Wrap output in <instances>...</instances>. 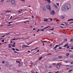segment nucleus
I'll return each mask as SVG.
<instances>
[{
    "mask_svg": "<svg viewBox=\"0 0 73 73\" xmlns=\"http://www.w3.org/2000/svg\"><path fill=\"white\" fill-rule=\"evenodd\" d=\"M69 8H70V5L69 4L66 3L62 7V10L63 11H65L67 9H69Z\"/></svg>",
    "mask_w": 73,
    "mask_h": 73,
    "instance_id": "nucleus-1",
    "label": "nucleus"
},
{
    "mask_svg": "<svg viewBox=\"0 0 73 73\" xmlns=\"http://www.w3.org/2000/svg\"><path fill=\"white\" fill-rule=\"evenodd\" d=\"M11 4L12 5H16V3H15V0H11Z\"/></svg>",
    "mask_w": 73,
    "mask_h": 73,
    "instance_id": "nucleus-2",
    "label": "nucleus"
},
{
    "mask_svg": "<svg viewBox=\"0 0 73 73\" xmlns=\"http://www.w3.org/2000/svg\"><path fill=\"white\" fill-rule=\"evenodd\" d=\"M46 7L47 8V9H48V10H49L50 11L51 10L50 6L49 5H46Z\"/></svg>",
    "mask_w": 73,
    "mask_h": 73,
    "instance_id": "nucleus-3",
    "label": "nucleus"
},
{
    "mask_svg": "<svg viewBox=\"0 0 73 73\" xmlns=\"http://www.w3.org/2000/svg\"><path fill=\"white\" fill-rule=\"evenodd\" d=\"M61 65V63H58L56 64L57 68H58H58H60V65Z\"/></svg>",
    "mask_w": 73,
    "mask_h": 73,
    "instance_id": "nucleus-4",
    "label": "nucleus"
},
{
    "mask_svg": "<svg viewBox=\"0 0 73 73\" xmlns=\"http://www.w3.org/2000/svg\"><path fill=\"white\" fill-rule=\"evenodd\" d=\"M55 11H54V10H52L50 13V14L52 15H54L55 13Z\"/></svg>",
    "mask_w": 73,
    "mask_h": 73,
    "instance_id": "nucleus-5",
    "label": "nucleus"
},
{
    "mask_svg": "<svg viewBox=\"0 0 73 73\" xmlns=\"http://www.w3.org/2000/svg\"><path fill=\"white\" fill-rule=\"evenodd\" d=\"M62 45V44H59L58 45H56L55 46V47L53 48V49H56V48H57V47H58V46H60V45Z\"/></svg>",
    "mask_w": 73,
    "mask_h": 73,
    "instance_id": "nucleus-6",
    "label": "nucleus"
},
{
    "mask_svg": "<svg viewBox=\"0 0 73 73\" xmlns=\"http://www.w3.org/2000/svg\"><path fill=\"white\" fill-rule=\"evenodd\" d=\"M49 27H50V26H48L47 27H46L43 28L42 29H41V31H44V30L45 29H47V28H49Z\"/></svg>",
    "mask_w": 73,
    "mask_h": 73,
    "instance_id": "nucleus-7",
    "label": "nucleus"
},
{
    "mask_svg": "<svg viewBox=\"0 0 73 73\" xmlns=\"http://www.w3.org/2000/svg\"><path fill=\"white\" fill-rule=\"evenodd\" d=\"M6 66H7V67H11V66H12V65H10L9 64H6Z\"/></svg>",
    "mask_w": 73,
    "mask_h": 73,
    "instance_id": "nucleus-8",
    "label": "nucleus"
},
{
    "mask_svg": "<svg viewBox=\"0 0 73 73\" xmlns=\"http://www.w3.org/2000/svg\"><path fill=\"white\" fill-rule=\"evenodd\" d=\"M15 44H16V43H15V42H14V44H13V45L12 46V47H14L15 46Z\"/></svg>",
    "mask_w": 73,
    "mask_h": 73,
    "instance_id": "nucleus-9",
    "label": "nucleus"
},
{
    "mask_svg": "<svg viewBox=\"0 0 73 73\" xmlns=\"http://www.w3.org/2000/svg\"><path fill=\"white\" fill-rule=\"evenodd\" d=\"M48 19H44V21H48Z\"/></svg>",
    "mask_w": 73,
    "mask_h": 73,
    "instance_id": "nucleus-10",
    "label": "nucleus"
},
{
    "mask_svg": "<svg viewBox=\"0 0 73 73\" xmlns=\"http://www.w3.org/2000/svg\"><path fill=\"white\" fill-rule=\"evenodd\" d=\"M58 58H62V56H59L58 57Z\"/></svg>",
    "mask_w": 73,
    "mask_h": 73,
    "instance_id": "nucleus-11",
    "label": "nucleus"
},
{
    "mask_svg": "<svg viewBox=\"0 0 73 73\" xmlns=\"http://www.w3.org/2000/svg\"><path fill=\"white\" fill-rule=\"evenodd\" d=\"M68 21H73V19H68L67 20Z\"/></svg>",
    "mask_w": 73,
    "mask_h": 73,
    "instance_id": "nucleus-12",
    "label": "nucleus"
},
{
    "mask_svg": "<svg viewBox=\"0 0 73 73\" xmlns=\"http://www.w3.org/2000/svg\"><path fill=\"white\" fill-rule=\"evenodd\" d=\"M42 8L43 9V11H44V9H45V6L44 5L42 6Z\"/></svg>",
    "mask_w": 73,
    "mask_h": 73,
    "instance_id": "nucleus-13",
    "label": "nucleus"
},
{
    "mask_svg": "<svg viewBox=\"0 0 73 73\" xmlns=\"http://www.w3.org/2000/svg\"><path fill=\"white\" fill-rule=\"evenodd\" d=\"M64 18H65V17H64V16H61V19H64Z\"/></svg>",
    "mask_w": 73,
    "mask_h": 73,
    "instance_id": "nucleus-14",
    "label": "nucleus"
},
{
    "mask_svg": "<svg viewBox=\"0 0 73 73\" xmlns=\"http://www.w3.org/2000/svg\"><path fill=\"white\" fill-rule=\"evenodd\" d=\"M16 62H17V63H19V64H21V63H20V62L19 61H18L17 60L16 61Z\"/></svg>",
    "mask_w": 73,
    "mask_h": 73,
    "instance_id": "nucleus-15",
    "label": "nucleus"
},
{
    "mask_svg": "<svg viewBox=\"0 0 73 73\" xmlns=\"http://www.w3.org/2000/svg\"><path fill=\"white\" fill-rule=\"evenodd\" d=\"M46 0V1H48L49 3H50V0Z\"/></svg>",
    "mask_w": 73,
    "mask_h": 73,
    "instance_id": "nucleus-16",
    "label": "nucleus"
},
{
    "mask_svg": "<svg viewBox=\"0 0 73 73\" xmlns=\"http://www.w3.org/2000/svg\"><path fill=\"white\" fill-rule=\"evenodd\" d=\"M42 58V57H40L38 59L39 60H41V59Z\"/></svg>",
    "mask_w": 73,
    "mask_h": 73,
    "instance_id": "nucleus-17",
    "label": "nucleus"
},
{
    "mask_svg": "<svg viewBox=\"0 0 73 73\" xmlns=\"http://www.w3.org/2000/svg\"><path fill=\"white\" fill-rule=\"evenodd\" d=\"M66 56H69V53L66 54Z\"/></svg>",
    "mask_w": 73,
    "mask_h": 73,
    "instance_id": "nucleus-18",
    "label": "nucleus"
},
{
    "mask_svg": "<svg viewBox=\"0 0 73 73\" xmlns=\"http://www.w3.org/2000/svg\"><path fill=\"white\" fill-rule=\"evenodd\" d=\"M68 46V44H66L64 46V47H66V46Z\"/></svg>",
    "mask_w": 73,
    "mask_h": 73,
    "instance_id": "nucleus-19",
    "label": "nucleus"
},
{
    "mask_svg": "<svg viewBox=\"0 0 73 73\" xmlns=\"http://www.w3.org/2000/svg\"><path fill=\"white\" fill-rule=\"evenodd\" d=\"M65 62H66V63H68V62H69V60H67L66 61H65Z\"/></svg>",
    "mask_w": 73,
    "mask_h": 73,
    "instance_id": "nucleus-20",
    "label": "nucleus"
},
{
    "mask_svg": "<svg viewBox=\"0 0 73 73\" xmlns=\"http://www.w3.org/2000/svg\"><path fill=\"white\" fill-rule=\"evenodd\" d=\"M0 1L1 3H3V2H4V0H1Z\"/></svg>",
    "mask_w": 73,
    "mask_h": 73,
    "instance_id": "nucleus-21",
    "label": "nucleus"
},
{
    "mask_svg": "<svg viewBox=\"0 0 73 73\" xmlns=\"http://www.w3.org/2000/svg\"><path fill=\"white\" fill-rule=\"evenodd\" d=\"M31 73H35V72H34V71L33 70L31 71Z\"/></svg>",
    "mask_w": 73,
    "mask_h": 73,
    "instance_id": "nucleus-22",
    "label": "nucleus"
},
{
    "mask_svg": "<svg viewBox=\"0 0 73 73\" xmlns=\"http://www.w3.org/2000/svg\"><path fill=\"white\" fill-rule=\"evenodd\" d=\"M54 6H55V8H58V7H57V5H55Z\"/></svg>",
    "mask_w": 73,
    "mask_h": 73,
    "instance_id": "nucleus-23",
    "label": "nucleus"
},
{
    "mask_svg": "<svg viewBox=\"0 0 73 73\" xmlns=\"http://www.w3.org/2000/svg\"><path fill=\"white\" fill-rule=\"evenodd\" d=\"M56 4L58 5V7H59V3H57Z\"/></svg>",
    "mask_w": 73,
    "mask_h": 73,
    "instance_id": "nucleus-24",
    "label": "nucleus"
},
{
    "mask_svg": "<svg viewBox=\"0 0 73 73\" xmlns=\"http://www.w3.org/2000/svg\"><path fill=\"white\" fill-rule=\"evenodd\" d=\"M16 40V39L15 38H14V39L11 40V41H13L14 40Z\"/></svg>",
    "mask_w": 73,
    "mask_h": 73,
    "instance_id": "nucleus-25",
    "label": "nucleus"
},
{
    "mask_svg": "<svg viewBox=\"0 0 73 73\" xmlns=\"http://www.w3.org/2000/svg\"><path fill=\"white\" fill-rule=\"evenodd\" d=\"M11 12V11H5V12Z\"/></svg>",
    "mask_w": 73,
    "mask_h": 73,
    "instance_id": "nucleus-26",
    "label": "nucleus"
},
{
    "mask_svg": "<svg viewBox=\"0 0 73 73\" xmlns=\"http://www.w3.org/2000/svg\"><path fill=\"white\" fill-rule=\"evenodd\" d=\"M52 53L48 54L47 55H52Z\"/></svg>",
    "mask_w": 73,
    "mask_h": 73,
    "instance_id": "nucleus-27",
    "label": "nucleus"
},
{
    "mask_svg": "<svg viewBox=\"0 0 73 73\" xmlns=\"http://www.w3.org/2000/svg\"><path fill=\"white\" fill-rule=\"evenodd\" d=\"M72 70H69L68 72H71V71H72Z\"/></svg>",
    "mask_w": 73,
    "mask_h": 73,
    "instance_id": "nucleus-28",
    "label": "nucleus"
},
{
    "mask_svg": "<svg viewBox=\"0 0 73 73\" xmlns=\"http://www.w3.org/2000/svg\"><path fill=\"white\" fill-rule=\"evenodd\" d=\"M2 42H4V39H3L1 40Z\"/></svg>",
    "mask_w": 73,
    "mask_h": 73,
    "instance_id": "nucleus-29",
    "label": "nucleus"
},
{
    "mask_svg": "<svg viewBox=\"0 0 73 73\" xmlns=\"http://www.w3.org/2000/svg\"><path fill=\"white\" fill-rule=\"evenodd\" d=\"M25 46L24 45H23L22 48H24V47H25V46Z\"/></svg>",
    "mask_w": 73,
    "mask_h": 73,
    "instance_id": "nucleus-30",
    "label": "nucleus"
},
{
    "mask_svg": "<svg viewBox=\"0 0 73 73\" xmlns=\"http://www.w3.org/2000/svg\"><path fill=\"white\" fill-rule=\"evenodd\" d=\"M52 66H49V68H52Z\"/></svg>",
    "mask_w": 73,
    "mask_h": 73,
    "instance_id": "nucleus-31",
    "label": "nucleus"
},
{
    "mask_svg": "<svg viewBox=\"0 0 73 73\" xmlns=\"http://www.w3.org/2000/svg\"><path fill=\"white\" fill-rule=\"evenodd\" d=\"M21 1H23L24 2V3L25 2V0H20Z\"/></svg>",
    "mask_w": 73,
    "mask_h": 73,
    "instance_id": "nucleus-32",
    "label": "nucleus"
},
{
    "mask_svg": "<svg viewBox=\"0 0 73 73\" xmlns=\"http://www.w3.org/2000/svg\"><path fill=\"white\" fill-rule=\"evenodd\" d=\"M28 22H29V21H27V22H24V23H28Z\"/></svg>",
    "mask_w": 73,
    "mask_h": 73,
    "instance_id": "nucleus-33",
    "label": "nucleus"
},
{
    "mask_svg": "<svg viewBox=\"0 0 73 73\" xmlns=\"http://www.w3.org/2000/svg\"><path fill=\"white\" fill-rule=\"evenodd\" d=\"M2 63H3V64H4V63H5V61H3L2 62Z\"/></svg>",
    "mask_w": 73,
    "mask_h": 73,
    "instance_id": "nucleus-34",
    "label": "nucleus"
},
{
    "mask_svg": "<svg viewBox=\"0 0 73 73\" xmlns=\"http://www.w3.org/2000/svg\"><path fill=\"white\" fill-rule=\"evenodd\" d=\"M39 52V50H38L37 52H35V53H37V52Z\"/></svg>",
    "mask_w": 73,
    "mask_h": 73,
    "instance_id": "nucleus-35",
    "label": "nucleus"
},
{
    "mask_svg": "<svg viewBox=\"0 0 73 73\" xmlns=\"http://www.w3.org/2000/svg\"><path fill=\"white\" fill-rule=\"evenodd\" d=\"M54 29V28H52L51 29H49V30H53Z\"/></svg>",
    "mask_w": 73,
    "mask_h": 73,
    "instance_id": "nucleus-36",
    "label": "nucleus"
},
{
    "mask_svg": "<svg viewBox=\"0 0 73 73\" xmlns=\"http://www.w3.org/2000/svg\"><path fill=\"white\" fill-rule=\"evenodd\" d=\"M16 50H17V51H19V49H18L16 48Z\"/></svg>",
    "mask_w": 73,
    "mask_h": 73,
    "instance_id": "nucleus-37",
    "label": "nucleus"
},
{
    "mask_svg": "<svg viewBox=\"0 0 73 73\" xmlns=\"http://www.w3.org/2000/svg\"><path fill=\"white\" fill-rule=\"evenodd\" d=\"M12 50H15V48H12Z\"/></svg>",
    "mask_w": 73,
    "mask_h": 73,
    "instance_id": "nucleus-38",
    "label": "nucleus"
},
{
    "mask_svg": "<svg viewBox=\"0 0 73 73\" xmlns=\"http://www.w3.org/2000/svg\"><path fill=\"white\" fill-rule=\"evenodd\" d=\"M67 49H69V46H68L67 47Z\"/></svg>",
    "mask_w": 73,
    "mask_h": 73,
    "instance_id": "nucleus-39",
    "label": "nucleus"
},
{
    "mask_svg": "<svg viewBox=\"0 0 73 73\" xmlns=\"http://www.w3.org/2000/svg\"><path fill=\"white\" fill-rule=\"evenodd\" d=\"M5 35H4V36H1V37H5Z\"/></svg>",
    "mask_w": 73,
    "mask_h": 73,
    "instance_id": "nucleus-40",
    "label": "nucleus"
},
{
    "mask_svg": "<svg viewBox=\"0 0 73 73\" xmlns=\"http://www.w3.org/2000/svg\"><path fill=\"white\" fill-rule=\"evenodd\" d=\"M39 31H40V30L38 29L37 31V32H38Z\"/></svg>",
    "mask_w": 73,
    "mask_h": 73,
    "instance_id": "nucleus-41",
    "label": "nucleus"
},
{
    "mask_svg": "<svg viewBox=\"0 0 73 73\" xmlns=\"http://www.w3.org/2000/svg\"><path fill=\"white\" fill-rule=\"evenodd\" d=\"M59 73V72L58 71L57 72H56L55 73Z\"/></svg>",
    "mask_w": 73,
    "mask_h": 73,
    "instance_id": "nucleus-42",
    "label": "nucleus"
},
{
    "mask_svg": "<svg viewBox=\"0 0 73 73\" xmlns=\"http://www.w3.org/2000/svg\"><path fill=\"white\" fill-rule=\"evenodd\" d=\"M52 46V44H50V46Z\"/></svg>",
    "mask_w": 73,
    "mask_h": 73,
    "instance_id": "nucleus-43",
    "label": "nucleus"
},
{
    "mask_svg": "<svg viewBox=\"0 0 73 73\" xmlns=\"http://www.w3.org/2000/svg\"><path fill=\"white\" fill-rule=\"evenodd\" d=\"M6 35H9V34H10V33H6L5 34Z\"/></svg>",
    "mask_w": 73,
    "mask_h": 73,
    "instance_id": "nucleus-44",
    "label": "nucleus"
},
{
    "mask_svg": "<svg viewBox=\"0 0 73 73\" xmlns=\"http://www.w3.org/2000/svg\"><path fill=\"white\" fill-rule=\"evenodd\" d=\"M14 52H15V53H17V52H16V51H14Z\"/></svg>",
    "mask_w": 73,
    "mask_h": 73,
    "instance_id": "nucleus-45",
    "label": "nucleus"
},
{
    "mask_svg": "<svg viewBox=\"0 0 73 73\" xmlns=\"http://www.w3.org/2000/svg\"><path fill=\"white\" fill-rule=\"evenodd\" d=\"M59 20L58 19H57L56 20V21H59Z\"/></svg>",
    "mask_w": 73,
    "mask_h": 73,
    "instance_id": "nucleus-46",
    "label": "nucleus"
},
{
    "mask_svg": "<svg viewBox=\"0 0 73 73\" xmlns=\"http://www.w3.org/2000/svg\"><path fill=\"white\" fill-rule=\"evenodd\" d=\"M66 24V25H69V24L68 23H65Z\"/></svg>",
    "mask_w": 73,
    "mask_h": 73,
    "instance_id": "nucleus-47",
    "label": "nucleus"
},
{
    "mask_svg": "<svg viewBox=\"0 0 73 73\" xmlns=\"http://www.w3.org/2000/svg\"><path fill=\"white\" fill-rule=\"evenodd\" d=\"M32 42H31V43H30L29 44H27L28 45H29V44H32Z\"/></svg>",
    "mask_w": 73,
    "mask_h": 73,
    "instance_id": "nucleus-48",
    "label": "nucleus"
},
{
    "mask_svg": "<svg viewBox=\"0 0 73 73\" xmlns=\"http://www.w3.org/2000/svg\"><path fill=\"white\" fill-rule=\"evenodd\" d=\"M70 41H73V39H71L70 40Z\"/></svg>",
    "mask_w": 73,
    "mask_h": 73,
    "instance_id": "nucleus-49",
    "label": "nucleus"
},
{
    "mask_svg": "<svg viewBox=\"0 0 73 73\" xmlns=\"http://www.w3.org/2000/svg\"><path fill=\"white\" fill-rule=\"evenodd\" d=\"M12 16H11V17L10 18V19H12Z\"/></svg>",
    "mask_w": 73,
    "mask_h": 73,
    "instance_id": "nucleus-50",
    "label": "nucleus"
},
{
    "mask_svg": "<svg viewBox=\"0 0 73 73\" xmlns=\"http://www.w3.org/2000/svg\"><path fill=\"white\" fill-rule=\"evenodd\" d=\"M65 40L66 41H68V40H67V39H65Z\"/></svg>",
    "mask_w": 73,
    "mask_h": 73,
    "instance_id": "nucleus-51",
    "label": "nucleus"
},
{
    "mask_svg": "<svg viewBox=\"0 0 73 73\" xmlns=\"http://www.w3.org/2000/svg\"><path fill=\"white\" fill-rule=\"evenodd\" d=\"M62 49V47H59V49Z\"/></svg>",
    "mask_w": 73,
    "mask_h": 73,
    "instance_id": "nucleus-52",
    "label": "nucleus"
},
{
    "mask_svg": "<svg viewBox=\"0 0 73 73\" xmlns=\"http://www.w3.org/2000/svg\"><path fill=\"white\" fill-rule=\"evenodd\" d=\"M44 42H47V41H44Z\"/></svg>",
    "mask_w": 73,
    "mask_h": 73,
    "instance_id": "nucleus-53",
    "label": "nucleus"
},
{
    "mask_svg": "<svg viewBox=\"0 0 73 73\" xmlns=\"http://www.w3.org/2000/svg\"><path fill=\"white\" fill-rule=\"evenodd\" d=\"M35 50V49H32V50H31V51H32V50Z\"/></svg>",
    "mask_w": 73,
    "mask_h": 73,
    "instance_id": "nucleus-54",
    "label": "nucleus"
},
{
    "mask_svg": "<svg viewBox=\"0 0 73 73\" xmlns=\"http://www.w3.org/2000/svg\"><path fill=\"white\" fill-rule=\"evenodd\" d=\"M50 20H51V21H52V20H53V19H51V18H50Z\"/></svg>",
    "mask_w": 73,
    "mask_h": 73,
    "instance_id": "nucleus-55",
    "label": "nucleus"
},
{
    "mask_svg": "<svg viewBox=\"0 0 73 73\" xmlns=\"http://www.w3.org/2000/svg\"><path fill=\"white\" fill-rule=\"evenodd\" d=\"M71 49H73V47H72V48H71Z\"/></svg>",
    "mask_w": 73,
    "mask_h": 73,
    "instance_id": "nucleus-56",
    "label": "nucleus"
},
{
    "mask_svg": "<svg viewBox=\"0 0 73 73\" xmlns=\"http://www.w3.org/2000/svg\"><path fill=\"white\" fill-rule=\"evenodd\" d=\"M60 27H61V28H64V27L62 26H60Z\"/></svg>",
    "mask_w": 73,
    "mask_h": 73,
    "instance_id": "nucleus-57",
    "label": "nucleus"
},
{
    "mask_svg": "<svg viewBox=\"0 0 73 73\" xmlns=\"http://www.w3.org/2000/svg\"><path fill=\"white\" fill-rule=\"evenodd\" d=\"M72 23H73V22H71V23H70L69 24H72Z\"/></svg>",
    "mask_w": 73,
    "mask_h": 73,
    "instance_id": "nucleus-58",
    "label": "nucleus"
},
{
    "mask_svg": "<svg viewBox=\"0 0 73 73\" xmlns=\"http://www.w3.org/2000/svg\"><path fill=\"white\" fill-rule=\"evenodd\" d=\"M37 55H39V54H38V53H37V54H36Z\"/></svg>",
    "mask_w": 73,
    "mask_h": 73,
    "instance_id": "nucleus-59",
    "label": "nucleus"
},
{
    "mask_svg": "<svg viewBox=\"0 0 73 73\" xmlns=\"http://www.w3.org/2000/svg\"><path fill=\"white\" fill-rule=\"evenodd\" d=\"M11 23H12V22H9V24H11Z\"/></svg>",
    "mask_w": 73,
    "mask_h": 73,
    "instance_id": "nucleus-60",
    "label": "nucleus"
},
{
    "mask_svg": "<svg viewBox=\"0 0 73 73\" xmlns=\"http://www.w3.org/2000/svg\"><path fill=\"white\" fill-rule=\"evenodd\" d=\"M38 48V47H37L35 49V50H36V49H37Z\"/></svg>",
    "mask_w": 73,
    "mask_h": 73,
    "instance_id": "nucleus-61",
    "label": "nucleus"
},
{
    "mask_svg": "<svg viewBox=\"0 0 73 73\" xmlns=\"http://www.w3.org/2000/svg\"><path fill=\"white\" fill-rule=\"evenodd\" d=\"M72 50H69V52H72Z\"/></svg>",
    "mask_w": 73,
    "mask_h": 73,
    "instance_id": "nucleus-62",
    "label": "nucleus"
},
{
    "mask_svg": "<svg viewBox=\"0 0 73 73\" xmlns=\"http://www.w3.org/2000/svg\"><path fill=\"white\" fill-rule=\"evenodd\" d=\"M47 73H51V72H48Z\"/></svg>",
    "mask_w": 73,
    "mask_h": 73,
    "instance_id": "nucleus-63",
    "label": "nucleus"
},
{
    "mask_svg": "<svg viewBox=\"0 0 73 73\" xmlns=\"http://www.w3.org/2000/svg\"><path fill=\"white\" fill-rule=\"evenodd\" d=\"M3 38H0V40H1V39H3Z\"/></svg>",
    "mask_w": 73,
    "mask_h": 73,
    "instance_id": "nucleus-64",
    "label": "nucleus"
}]
</instances>
